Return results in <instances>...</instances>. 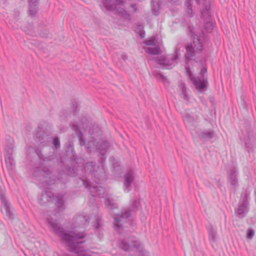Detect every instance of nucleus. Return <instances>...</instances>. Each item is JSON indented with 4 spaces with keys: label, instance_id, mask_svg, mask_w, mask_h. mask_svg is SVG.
<instances>
[{
    "label": "nucleus",
    "instance_id": "1",
    "mask_svg": "<svg viewBox=\"0 0 256 256\" xmlns=\"http://www.w3.org/2000/svg\"><path fill=\"white\" fill-rule=\"evenodd\" d=\"M88 119L86 117H83L81 120V124L78 126L77 124H72V129L75 132L76 135L78 138L80 145L84 146L88 153H90L92 150L96 148V152H98L101 157L100 158V162L101 164V166L98 168L99 172L92 170V168L96 166V162H87L84 167L86 171L90 170L92 176H94V180L96 184H98L103 180L104 176V171L103 163L106 160L105 154L109 148L110 144L106 140H100L96 142V140L93 139L88 141L86 144V140L83 138V134L80 130V128L86 130L88 127Z\"/></svg>",
    "mask_w": 256,
    "mask_h": 256
},
{
    "label": "nucleus",
    "instance_id": "2",
    "mask_svg": "<svg viewBox=\"0 0 256 256\" xmlns=\"http://www.w3.org/2000/svg\"><path fill=\"white\" fill-rule=\"evenodd\" d=\"M47 221L49 226L58 234L61 240L67 244L71 252L78 254L77 256H89L82 253L84 252V249L83 246H80L84 242V240H80L86 236L84 232H75L72 231L66 232L56 220L48 218Z\"/></svg>",
    "mask_w": 256,
    "mask_h": 256
},
{
    "label": "nucleus",
    "instance_id": "3",
    "mask_svg": "<svg viewBox=\"0 0 256 256\" xmlns=\"http://www.w3.org/2000/svg\"><path fill=\"white\" fill-rule=\"evenodd\" d=\"M188 33L192 38V42L188 44L185 46L186 53L184 57L186 64H188L190 60H194L196 54H200L203 50L202 40L200 38L198 33L195 32L194 28L188 26Z\"/></svg>",
    "mask_w": 256,
    "mask_h": 256
},
{
    "label": "nucleus",
    "instance_id": "4",
    "mask_svg": "<svg viewBox=\"0 0 256 256\" xmlns=\"http://www.w3.org/2000/svg\"><path fill=\"white\" fill-rule=\"evenodd\" d=\"M186 71L196 89L199 92L206 90L208 86V74L206 68H202L199 75L197 76H193L190 68L186 66Z\"/></svg>",
    "mask_w": 256,
    "mask_h": 256
},
{
    "label": "nucleus",
    "instance_id": "5",
    "mask_svg": "<svg viewBox=\"0 0 256 256\" xmlns=\"http://www.w3.org/2000/svg\"><path fill=\"white\" fill-rule=\"evenodd\" d=\"M139 204L140 200H136L134 202L132 208L122 211L120 214H116L114 216V228L116 232L119 234L122 232L123 230L124 224L126 222L128 218L131 215L132 212L135 210V208L138 207Z\"/></svg>",
    "mask_w": 256,
    "mask_h": 256
},
{
    "label": "nucleus",
    "instance_id": "6",
    "mask_svg": "<svg viewBox=\"0 0 256 256\" xmlns=\"http://www.w3.org/2000/svg\"><path fill=\"white\" fill-rule=\"evenodd\" d=\"M104 5L108 10L116 12L120 16H124L125 19L130 20V15L121 6L124 4L122 0H102Z\"/></svg>",
    "mask_w": 256,
    "mask_h": 256
},
{
    "label": "nucleus",
    "instance_id": "7",
    "mask_svg": "<svg viewBox=\"0 0 256 256\" xmlns=\"http://www.w3.org/2000/svg\"><path fill=\"white\" fill-rule=\"evenodd\" d=\"M250 192L246 190L242 193L238 202V206L235 209V214L240 218H244L249 210Z\"/></svg>",
    "mask_w": 256,
    "mask_h": 256
},
{
    "label": "nucleus",
    "instance_id": "8",
    "mask_svg": "<svg viewBox=\"0 0 256 256\" xmlns=\"http://www.w3.org/2000/svg\"><path fill=\"white\" fill-rule=\"evenodd\" d=\"M0 199L2 203L1 210L8 218H14L13 208L11 206L4 190H0Z\"/></svg>",
    "mask_w": 256,
    "mask_h": 256
},
{
    "label": "nucleus",
    "instance_id": "9",
    "mask_svg": "<svg viewBox=\"0 0 256 256\" xmlns=\"http://www.w3.org/2000/svg\"><path fill=\"white\" fill-rule=\"evenodd\" d=\"M178 58L177 54L171 58L160 56L156 60V62L158 64L162 66L164 68L170 69L175 66Z\"/></svg>",
    "mask_w": 256,
    "mask_h": 256
},
{
    "label": "nucleus",
    "instance_id": "10",
    "mask_svg": "<svg viewBox=\"0 0 256 256\" xmlns=\"http://www.w3.org/2000/svg\"><path fill=\"white\" fill-rule=\"evenodd\" d=\"M118 244L119 248L124 251L131 250L133 248L140 250L142 248L140 242L138 240H132L130 244L126 240H120Z\"/></svg>",
    "mask_w": 256,
    "mask_h": 256
},
{
    "label": "nucleus",
    "instance_id": "11",
    "mask_svg": "<svg viewBox=\"0 0 256 256\" xmlns=\"http://www.w3.org/2000/svg\"><path fill=\"white\" fill-rule=\"evenodd\" d=\"M37 172L43 177V180L46 185L51 186L55 184L56 179L52 178L51 172L48 167L45 166L42 169L38 170L35 172L36 174Z\"/></svg>",
    "mask_w": 256,
    "mask_h": 256
},
{
    "label": "nucleus",
    "instance_id": "12",
    "mask_svg": "<svg viewBox=\"0 0 256 256\" xmlns=\"http://www.w3.org/2000/svg\"><path fill=\"white\" fill-rule=\"evenodd\" d=\"M80 180L82 182V184L85 186L86 188L90 189V194L92 196H104V189L102 186L98 185L91 186L89 182L87 180L82 178H80Z\"/></svg>",
    "mask_w": 256,
    "mask_h": 256
},
{
    "label": "nucleus",
    "instance_id": "13",
    "mask_svg": "<svg viewBox=\"0 0 256 256\" xmlns=\"http://www.w3.org/2000/svg\"><path fill=\"white\" fill-rule=\"evenodd\" d=\"M124 190L125 192H128L130 190V186L134 180V172L129 170L124 176Z\"/></svg>",
    "mask_w": 256,
    "mask_h": 256
},
{
    "label": "nucleus",
    "instance_id": "14",
    "mask_svg": "<svg viewBox=\"0 0 256 256\" xmlns=\"http://www.w3.org/2000/svg\"><path fill=\"white\" fill-rule=\"evenodd\" d=\"M52 202L54 203L57 212H60L65 210V200L63 195L61 194H58L56 196L54 195Z\"/></svg>",
    "mask_w": 256,
    "mask_h": 256
},
{
    "label": "nucleus",
    "instance_id": "15",
    "mask_svg": "<svg viewBox=\"0 0 256 256\" xmlns=\"http://www.w3.org/2000/svg\"><path fill=\"white\" fill-rule=\"evenodd\" d=\"M238 172L237 168L233 167L230 170V174L228 178L230 185L234 189H236L239 186L238 179Z\"/></svg>",
    "mask_w": 256,
    "mask_h": 256
},
{
    "label": "nucleus",
    "instance_id": "16",
    "mask_svg": "<svg viewBox=\"0 0 256 256\" xmlns=\"http://www.w3.org/2000/svg\"><path fill=\"white\" fill-rule=\"evenodd\" d=\"M195 0L198 4L204 2V6L201 10V17L205 20H210L211 16L210 14V4L209 0Z\"/></svg>",
    "mask_w": 256,
    "mask_h": 256
},
{
    "label": "nucleus",
    "instance_id": "17",
    "mask_svg": "<svg viewBox=\"0 0 256 256\" xmlns=\"http://www.w3.org/2000/svg\"><path fill=\"white\" fill-rule=\"evenodd\" d=\"M197 134L201 140L208 141L214 138V132L212 130H204L198 131Z\"/></svg>",
    "mask_w": 256,
    "mask_h": 256
},
{
    "label": "nucleus",
    "instance_id": "18",
    "mask_svg": "<svg viewBox=\"0 0 256 256\" xmlns=\"http://www.w3.org/2000/svg\"><path fill=\"white\" fill-rule=\"evenodd\" d=\"M208 232V240L210 244L213 246L218 240L217 230L212 226L207 228Z\"/></svg>",
    "mask_w": 256,
    "mask_h": 256
},
{
    "label": "nucleus",
    "instance_id": "19",
    "mask_svg": "<svg viewBox=\"0 0 256 256\" xmlns=\"http://www.w3.org/2000/svg\"><path fill=\"white\" fill-rule=\"evenodd\" d=\"M53 196L54 194L52 192L44 190L40 196L38 198V202L41 205H44L48 202H52Z\"/></svg>",
    "mask_w": 256,
    "mask_h": 256
},
{
    "label": "nucleus",
    "instance_id": "20",
    "mask_svg": "<svg viewBox=\"0 0 256 256\" xmlns=\"http://www.w3.org/2000/svg\"><path fill=\"white\" fill-rule=\"evenodd\" d=\"M178 88L181 92V96L186 101H188L189 98L186 92V88L184 83L180 82L178 84Z\"/></svg>",
    "mask_w": 256,
    "mask_h": 256
},
{
    "label": "nucleus",
    "instance_id": "21",
    "mask_svg": "<svg viewBox=\"0 0 256 256\" xmlns=\"http://www.w3.org/2000/svg\"><path fill=\"white\" fill-rule=\"evenodd\" d=\"M76 221L80 225H85L90 222V218L88 216L80 214L76 218Z\"/></svg>",
    "mask_w": 256,
    "mask_h": 256
},
{
    "label": "nucleus",
    "instance_id": "22",
    "mask_svg": "<svg viewBox=\"0 0 256 256\" xmlns=\"http://www.w3.org/2000/svg\"><path fill=\"white\" fill-rule=\"evenodd\" d=\"M36 139H38V142L40 144L42 145L43 146L46 145V142L44 140L48 136H46L42 132L38 130L36 134Z\"/></svg>",
    "mask_w": 256,
    "mask_h": 256
},
{
    "label": "nucleus",
    "instance_id": "23",
    "mask_svg": "<svg viewBox=\"0 0 256 256\" xmlns=\"http://www.w3.org/2000/svg\"><path fill=\"white\" fill-rule=\"evenodd\" d=\"M145 50L147 53L154 55L160 54L161 52L158 46H156L154 48H146Z\"/></svg>",
    "mask_w": 256,
    "mask_h": 256
},
{
    "label": "nucleus",
    "instance_id": "24",
    "mask_svg": "<svg viewBox=\"0 0 256 256\" xmlns=\"http://www.w3.org/2000/svg\"><path fill=\"white\" fill-rule=\"evenodd\" d=\"M104 204L110 210H113L117 208L116 204L114 202L112 199H110L109 198L105 199Z\"/></svg>",
    "mask_w": 256,
    "mask_h": 256
},
{
    "label": "nucleus",
    "instance_id": "25",
    "mask_svg": "<svg viewBox=\"0 0 256 256\" xmlns=\"http://www.w3.org/2000/svg\"><path fill=\"white\" fill-rule=\"evenodd\" d=\"M6 162L8 164V161L12 160V156L13 152V146L12 145L8 146L6 149Z\"/></svg>",
    "mask_w": 256,
    "mask_h": 256
},
{
    "label": "nucleus",
    "instance_id": "26",
    "mask_svg": "<svg viewBox=\"0 0 256 256\" xmlns=\"http://www.w3.org/2000/svg\"><path fill=\"white\" fill-rule=\"evenodd\" d=\"M38 5L28 4V14L31 16H34L38 10Z\"/></svg>",
    "mask_w": 256,
    "mask_h": 256
},
{
    "label": "nucleus",
    "instance_id": "27",
    "mask_svg": "<svg viewBox=\"0 0 256 256\" xmlns=\"http://www.w3.org/2000/svg\"><path fill=\"white\" fill-rule=\"evenodd\" d=\"M186 12L188 16L192 17L193 16L191 1L186 0Z\"/></svg>",
    "mask_w": 256,
    "mask_h": 256
},
{
    "label": "nucleus",
    "instance_id": "28",
    "mask_svg": "<svg viewBox=\"0 0 256 256\" xmlns=\"http://www.w3.org/2000/svg\"><path fill=\"white\" fill-rule=\"evenodd\" d=\"M154 75L157 79L162 80L164 84H166V82H168L167 79L161 73L154 72Z\"/></svg>",
    "mask_w": 256,
    "mask_h": 256
},
{
    "label": "nucleus",
    "instance_id": "29",
    "mask_svg": "<svg viewBox=\"0 0 256 256\" xmlns=\"http://www.w3.org/2000/svg\"><path fill=\"white\" fill-rule=\"evenodd\" d=\"M102 225V220L101 218L98 217L94 222V227L97 230H100Z\"/></svg>",
    "mask_w": 256,
    "mask_h": 256
},
{
    "label": "nucleus",
    "instance_id": "30",
    "mask_svg": "<svg viewBox=\"0 0 256 256\" xmlns=\"http://www.w3.org/2000/svg\"><path fill=\"white\" fill-rule=\"evenodd\" d=\"M144 44L147 46H156L157 43V40L156 38H151L148 40H146L144 42Z\"/></svg>",
    "mask_w": 256,
    "mask_h": 256
},
{
    "label": "nucleus",
    "instance_id": "31",
    "mask_svg": "<svg viewBox=\"0 0 256 256\" xmlns=\"http://www.w3.org/2000/svg\"><path fill=\"white\" fill-rule=\"evenodd\" d=\"M52 144L54 146V148L56 149V150H57L60 148V139L58 137H56L53 138Z\"/></svg>",
    "mask_w": 256,
    "mask_h": 256
},
{
    "label": "nucleus",
    "instance_id": "32",
    "mask_svg": "<svg viewBox=\"0 0 256 256\" xmlns=\"http://www.w3.org/2000/svg\"><path fill=\"white\" fill-rule=\"evenodd\" d=\"M214 28V24L211 22H206L205 23L204 26V30L207 32H210Z\"/></svg>",
    "mask_w": 256,
    "mask_h": 256
},
{
    "label": "nucleus",
    "instance_id": "33",
    "mask_svg": "<svg viewBox=\"0 0 256 256\" xmlns=\"http://www.w3.org/2000/svg\"><path fill=\"white\" fill-rule=\"evenodd\" d=\"M254 230L252 229H248L246 232V237L248 238L252 239L254 236Z\"/></svg>",
    "mask_w": 256,
    "mask_h": 256
},
{
    "label": "nucleus",
    "instance_id": "34",
    "mask_svg": "<svg viewBox=\"0 0 256 256\" xmlns=\"http://www.w3.org/2000/svg\"><path fill=\"white\" fill-rule=\"evenodd\" d=\"M68 174L72 176H74L76 174V171L74 168H68Z\"/></svg>",
    "mask_w": 256,
    "mask_h": 256
},
{
    "label": "nucleus",
    "instance_id": "35",
    "mask_svg": "<svg viewBox=\"0 0 256 256\" xmlns=\"http://www.w3.org/2000/svg\"><path fill=\"white\" fill-rule=\"evenodd\" d=\"M28 4L38 5L39 0H28Z\"/></svg>",
    "mask_w": 256,
    "mask_h": 256
},
{
    "label": "nucleus",
    "instance_id": "36",
    "mask_svg": "<svg viewBox=\"0 0 256 256\" xmlns=\"http://www.w3.org/2000/svg\"><path fill=\"white\" fill-rule=\"evenodd\" d=\"M72 105H73V108H74V112H76V108H77V106H78V103L76 102H74L72 104Z\"/></svg>",
    "mask_w": 256,
    "mask_h": 256
},
{
    "label": "nucleus",
    "instance_id": "37",
    "mask_svg": "<svg viewBox=\"0 0 256 256\" xmlns=\"http://www.w3.org/2000/svg\"><path fill=\"white\" fill-rule=\"evenodd\" d=\"M130 7L133 9L134 12H136L137 10V8L136 5L135 4H132L130 5Z\"/></svg>",
    "mask_w": 256,
    "mask_h": 256
},
{
    "label": "nucleus",
    "instance_id": "38",
    "mask_svg": "<svg viewBox=\"0 0 256 256\" xmlns=\"http://www.w3.org/2000/svg\"><path fill=\"white\" fill-rule=\"evenodd\" d=\"M7 165L9 164L10 166H12L13 164V160L12 158V160L10 161H8V163L6 164Z\"/></svg>",
    "mask_w": 256,
    "mask_h": 256
},
{
    "label": "nucleus",
    "instance_id": "39",
    "mask_svg": "<svg viewBox=\"0 0 256 256\" xmlns=\"http://www.w3.org/2000/svg\"><path fill=\"white\" fill-rule=\"evenodd\" d=\"M122 58L124 59V60H126L127 58V56L126 55H124L122 56Z\"/></svg>",
    "mask_w": 256,
    "mask_h": 256
},
{
    "label": "nucleus",
    "instance_id": "40",
    "mask_svg": "<svg viewBox=\"0 0 256 256\" xmlns=\"http://www.w3.org/2000/svg\"><path fill=\"white\" fill-rule=\"evenodd\" d=\"M144 34L141 33V34H140V36H141L142 38H144Z\"/></svg>",
    "mask_w": 256,
    "mask_h": 256
},
{
    "label": "nucleus",
    "instance_id": "41",
    "mask_svg": "<svg viewBox=\"0 0 256 256\" xmlns=\"http://www.w3.org/2000/svg\"><path fill=\"white\" fill-rule=\"evenodd\" d=\"M138 28H140L142 27V26L138 25Z\"/></svg>",
    "mask_w": 256,
    "mask_h": 256
},
{
    "label": "nucleus",
    "instance_id": "42",
    "mask_svg": "<svg viewBox=\"0 0 256 256\" xmlns=\"http://www.w3.org/2000/svg\"><path fill=\"white\" fill-rule=\"evenodd\" d=\"M254 194L256 196V191L254 192Z\"/></svg>",
    "mask_w": 256,
    "mask_h": 256
},
{
    "label": "nucleus",
    "instance_id": "43",
    "mask_svg": "<svg viewBox=\"0 0 256 256\" xmlns=\"http://www.w3.org/2000/svg\"><path fill=\"white\" fill-rule=\"evenodd\" d=\"M245 144L246 146L247 145V142H245Z\"/></svg>",
    "mask_w": 256,
    "mask_h": 256
}]
</instances>
